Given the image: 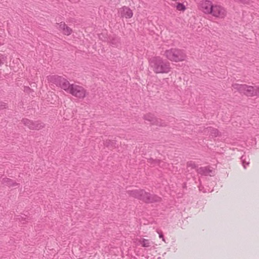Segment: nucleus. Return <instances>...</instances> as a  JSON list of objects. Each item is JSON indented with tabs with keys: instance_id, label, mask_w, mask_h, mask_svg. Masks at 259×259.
Instances as JSON below:
<instances>
[{
	"instance_id": "1",
	"label": "nucleus",
	"mask_w": 259,
	"mask_h": 259,
	"mask_svg": "<svg viewBox=\"0 0 259 259\" xmlns=\"http://www.w3.org/2000/svg\"><path fill=\"white\" fill-rule=\"evenodd\" d=\"M150 66L155 73H168L170 71V63L159 56L150 59Z\"/></svg>"
},
{
	"instance_id": "2",
	"label": "nucleus",
	"mask_w": 259,
	"mask_h": 259,
	"mask_svg": "<svg viewBox=\"0 0 259 259\" xmlns=\"http://www.w3.org/2000/svg\"><path fill=\"white\" fill-rule=\"evenodd\" d=\"M127 193L135 198H137L146 203H153L160 201V197L156 195L151 194L143 189L128 190Z\"/></svg>"
},
{
	"instance_id": "3",
	"label": "nucleus",
	"mask_w": 259,
	"mask_h": 259,
	"mask_svg": "<svg viewBox=\"0 0 259 259\" xmlns=\"http://www.w3.org/2000/svg\"><path fill=\"white\" fill-rule=\"evenodd\" d=\"M163 55L168 60L179 62L184 61L187 58L185 51L178 48H171L164 51Z\"/></svg>"
},
{
	"instance_id": "4",
	"label": "nucleus",
	"mask_w": 259,
	"mask_h": 259,
	"mask_svg": "<svg viewBox=\"0 0 259 259\" xmlns=\"http://www.w3.org/2000/svg\"><path fill=\"white\" fill-rule=\"evenodd\" d=\"M65 91L79 99H83L87 94L86 90L82 87L75 84H70L69 82Z\"/></svg>"
},
{
	"instance_id": "5",
	"label": "nucleus",
	"mask_w": 259,
	"mask_h": 259,
	"mask_svg": "<svg viewBox=\"0 0 259 259\" xmlns=\"http://www.w3.org/2000/svg\"><path fill=\"white\" fill-rule=\"evenodd\" d=\"M47 80L49 83H53L56 86L60 87L64 91L69 82L65 78L56 75L47 76Z\"/></svg>"
},
{
	"instance_id": "6",
	"label": "nucleus",
	"mask_w": 259,
	"mask_h": 259,
	"mask_svg": "<svg viewBox=\"0 0 259 259\" xmlns=\"http://www.w3.org/2000/svg\"><path fill=\"white\" fill-rule=\"evenodd\" d=\"M233 87L240 93H243L247 96H253L255 93V91L252 86H249L246 84H234Z\"/></svg>"
},
{
	"instance_id": "7",
	"label": "nucleus",
	"mask_w": 259,
	"mask_h": 259,
	"mask_svg": "<svg viewBox=\"0 0 259 259\" xmlns=\"http://www.w3.org/2000/svg\"><path fill=\"white\" fill-rule=\"evenodd\" d=\"M22 122L30 130H39L45 126V124L39 121H33L27 118H23Z\"/></svg>"
},
{
	"instance_id": "8",
	"label": "nucleus",
	"mask_w": 259,
	"mask_h": 259,
	"mask_svg": "<svg viewBox=\"0 0 259 259\" xmlns=\"http://www.w3.org/2000/svg\"><path fill=\"white\" fill-rule=\"evenodd\" d=\"M213 17L219 18H224L227 15L226 10L220 5H213L212 13L210 14Z\"/></svg>"
},
{
	"instance_id": "9",
	"label": "nucleus",
	"mask_w": 259,
	"mask_h": 259,
	"mask_svg": "<svg viewBox=\"0 0 259 259\" xmlns=\"http://www.w3.org/2000/svg\"><path fill=\"white\" fill-rule=\"evenodd\" d=\"M213 5L212 2L208 0H203L199 3V9L206 14H210Z\"/></svg>"
},
{
	"instance_id": "10",
	"label": "nucleus",
	"mask_w": 259,
	"mask_h": 259,
	"mask_svg": "<svg viewBox=\"0 0 259 259\" xmlns=\"http://www.w3.org/2000/svg\"><path fill=\"white\" fill-rule=\"evenodd\" d=\"M146 120L150 121L151 124L158 126H164L162 120L160 119L156 118L152 114L148 113L144 116Z\"/></svg>"
},
{
	"instance_id": "11",
	"label": "nucleus",
	"mask_w": 259,
	"mask_h": 259,
	"mask_svg": "<svg viewBox=\"0 0 259 259\" xmlns=\"http://www.w3.org/2000/svg\"><path fill=\"white\" fill-rule=\"evenodd\" d=\"M204 135H208L210 133V135L212 137H217L219 136L220 133L219 130L217 128H213L212 127H207L204 128L203 132Z\"/></svg>"
},
{
	"instance_id": "12",
	"label": "nucleus",
	"mask_w": 259,
	"mask_h": 259,
	"mask_svg": "<svg viewBox=\"0 0 259 259\" xmlns=\"http://www.w3.org/2000/svg\"><path fill=\"white\" fill-rule=\"evenodd\" d=\"M121 16L125 18H131L133 16L132 11L126 7H123L120 9Z\"/></svg>"
},
{
	"instance_id": "13",
	"label": "nucleus",
	"mask_w": 259,
	"mask_h": 259,
	"mask_svg": "<svg viewBox=\"0 0 259 259\" xmlns=\"http://www.w3.org/2000/svg\"><path fill=\"white\" fill-rule=\"evenodd\" d=\"M138 243L139 245H141L142 247L145 248H151L154 245V243L152 241L145 238H140L139 239Z\"/></svg>"
},
{
	"instance_id": "14",
	"label": "nucleus",
	"mask_w": 259,
	"mask_h": 259,
	"mask_svg": "<svg viewBox=\"0 0 259 259\" xmlns=\"http://www.w3.org/2000/svg\"><path fill=\"white\" fill-rule=\"evenodd\" d=\"M197 171L198 174L204 176H211L210 173L212 172V170L208 167H200L197 169Z\"/></svg>"
},
{
	"instance_id": "15",
	"label": "nucleus",
	"mask_w": 259,
	"mask_h": 259,
	"mask_svg": "<svg viewBox=\"0 0 259 259\" xmlns=\"http://www.w3.org/2000/svg\"><path fill=\"white\" fill-rule=\"evenodd\" d=\"M3 183L9 187L18 186L19 184L9 178H4L3 179Z\"/></svg>"
},
{
	"instance_id": "16",
	"label": "nucleus",
	"mask_w": 259,
	"mask_h": 259,
	"mask_svg": "<svg viewBox=\"0 0 259 259\" xmlns=\"http://www.w3.org/2000/svg\"><path fill=\"white\" fill-rule=\"evenodd\" d=\"M109 42L113 46H117L119 43V38L116 35H113L110 36Z\"/></svg>"
},
{
	"instance_id": "17",
	"label": "nucleus",
	"mask_w": 259,
	"mask_h": 259,
	"mask_svg": "<svg viewBox=\"0 0 259 259\" xmlns=\"http://www.w3.org/2000/svg\"><path fill=\"white\" fill-rule=\"evenodd\" d=\"M148 162L150 163L151 164H158V165H159L160 166H161V167H165V165L166 164L160 160H154L152 158H150V159H149L148 160Z\"/></svg>"
},
{
	"instance_id": "18",
	"label": "nucleus",
	"mask_w": 259,
	"mask_h": 259,
	"mask_svg": "<svg viewBox=\"0 0 259 259\" xmlns=\"http://www.w3.org/2000/svg\"><path fill=\"white\" fill-rule=\"evenodd\" d=\"M171 5L176 7L179 11H184L186 9L185 6L182 3H177L175 1H172Z\"/></svg>"
},
{
	"instance_id": "19",
	"label": "nucleus",
	"mask_w": 259,
	"mask_h": 259,
	"mask_svg": "<svg viewBox=\"0 0 259 259\" xmlns=\"http://www.w3.org/2000/svg\"><path fill=\"white\" fill-rule=\"evenodd\" d=\"M248 157L245 155H243L241 157V160L242 163V165L245 169L246 168V165H248L249 164V161L248 160Z\"/></svg>"
},
{
	"instance_id": "20",
	"label": "nucleus",
	"mask_w": 259,
	"mask_h": 259,
	"mask_svg": "<svg viewBox=\"0 0 259 259\" xmlns=\"http://www.w3.org/2000/svg\"><path fill=\"white\" fill-rule=\"evenodd\" d=\"M62 32L64 34L69 35L72 33V29L66 25Z\"/></svg>"
},
{
	"instance_id": "21",
	"label": "nucleus",
	"mask_w": 259,
	"mask_h": 259,
	"mask_svg": "<svg viewBox=\"0 0 259 259\" xmlns=\"http://www.w3.org/2000/svg\"><path fill=\"white\" fill-rule=\"evenodd\" d=\"M187 166L188 167H191V168L195 169L197 167V165L193 161H190L187 162Z\"/></svg>"
},
{
	"instance_id": "22",
	"label": "nucleus",
	"mask_w": 259,
	"mask_h": 259,
	"mask_svg": "<svg viewBox=\"0 0 259 259\" xmlns=\"http://www.w3.org/2000/svg\"><path fill=\"white\" fill-rule=\"evenodd\" d=\"M58 25H59V28L60 30L63 31V29H65V27H66V25L65 23L63 22H61L60 23H58Z\"/></svg>"
},
{
	"instance_id": "23",
	"label": "nucleus",
	"mask_w": 259,
	"mask_h": 259,
	"mask_svg": "<svg viewBox=\"0 0 259 259\" xmlns=\"http://www.w3.org/2000/svg\"><path fill=\"white\" fill-rule=\"evenodd\" d=\"M157 233L159 234V237L160 238H162V240L164 242H165L164 236L163 235V233L160 230H157Z\"/></svg>"
},
{
	"instance_id": "24",
	"label": "nucleus",
	"mask_w": 259,
	"mask_h": 259,
	"mask_svg": "<svg viewBox=\"0 0 259 259\" xmlns=\"http://www.w3.org/2000/svg\"><path fill=\"white\" fill-rule=\"evenodd\" d=\"M5 60V57L3 54H0V65L4 64Z\"/></svg>"
},
{
	"instance_id": "25",
	"label": "nucleus",
	"mask_w": 259,
	"mask_h": 259,
	"mask_svg": "<svg viewBox=\"0 0 259 259\" xmlns=\"http://www.w3.org/2000/svg\"><path fill=\"white\" fill-rule=\"evenodd\" d=\"M107 147L109 146H113V145L114 144V143L110 140H107L105 144Z\"/></svg>"
},
{
	"instance_id": "26",
	"label": "nucleus",
	"mask_w": 259,
	"mask_h": 259,
	"mask_svg": "<svg viewBox=\"0 0 259 259\" xmlns=\"http://www.w3.org/2000/svg\"><path fill=\"white\" fill-rule=\"evenodd\" d=\"M238 2H240L243 4H248L249 3L250 0H236Z\"/></svg>"
},
{
	"instance_id": "27",
	"label": "nucleus",
	"mask_w": 259,
	"mask_h": 259,
	"mask_svg": "<svg viewBox=\"0 0 259 259\" xmlns=\"http://www.w3.org/2000/svg\"><path fill=\"white\" fill-rule=\"evenodd\" d=\"M6 106H7V105H6V103L0 101V110L6 108Z\"/></svg>"
}]
</instances>
